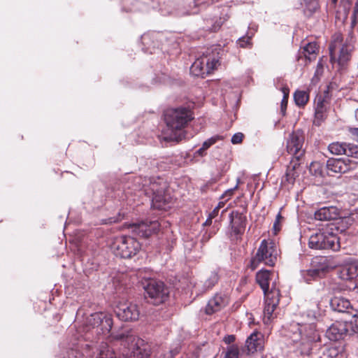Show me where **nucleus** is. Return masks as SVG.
<instances>
[{
	"label": "nucleus",
	"instance_id": "nucleus-1",
	"mask_svg": "<svg viewBox=\"0 0 358 358\" xmlns=\"http://www.w3.org/2000/svg\"><path fill=\"white\" fill-rule=\"evenodd\" d=\"M113 325L112 315L108 313L96 312L86 317L83 327L76 330V334L72 335L66 347L62 350L56 358H83L84 354L80 349L92 350L99 348L95 345L98 341H95L94 336L99 337L98 340H103L105 338L112 336L113 338L121 341H133L134 338L129 331L126 333H111ZM104 342L101 341L99 345Z\"/></svg>",
	"mask_w": 358,
	"mask_h": 358
},
{
	"label": "nucleus",
	"instance_id": "nucleus-2",
	"mask_svg": "<svg viewBox=\"0 0 358 358\" xmlns=\"http://www.w3.org/2000/svg\"><path fill=\"white\" fill-rule=\"evenodd\" d=\"M321 315L318 304H315L313 308L303 313L309 320V323H290L285 330V336L296 345V352L301 355H309L311 353L313 344L320 341V336L313 321L317 320Z\"/></svg>",
	"mask_w": 358,
	"mask_h": 358
},
{
	"label": "nucleus",
	"instance_id": "nucleus-3",
	"mask_svg": "<svg viewBox=\"0 0 358 358\" xmlns=\"http://www.w3.org/2000/svg\"><path fill=\"white\" fill-rule=\"evenodd\" d=\"M193 118L192 111L187 108L180 107L167 110L164 114V120L167 130L171 133H164L162 139L166 142L176 141L177 137L175 131L184 128Z\"/></svg>",
	"mask_w": 358,
	"mask_h": 358
},
{
	"label": "nucleus",
	"instance_id": "nucleus-4",
	"mask_svg": "<svg viewBox=\"0 0 358 358\" xmlns=\"http://www.w3.org/2000/svg\"><path fill=\"white\" fill-rule=\"evenodd\" d=\"M224 50L220 45H213L207 48L190 67V73L196 77H204L210 74L220 65V59Z\"/></svg>",
	"mask_w": 358,
	"mask_h": 358
},
{
	"label": "nucleus",
	"instance_id": "nucleus-5",
	"mask_svg": "<svg viewBox=\"0 0 358 358\" xmlns=\"http://www.w3.org/2000/svg\"><path fill=\"white\" fill-rule=\"evenodd\" d=\"M150 356V348L141 339L137 340L131 351L124 348L121 353L115 352L106 342L100 344V358H149Z\"/></svg>",
	"mask_w": 358,
	"mask_h": 358
},
{
	"label": "nucleus",
	"instance_id": "nucleus-6",
	"mask_svg": "<svg viewBox=\"0 0 358 358\" xmlns=\"http://www.w3.org/2000/svg\"><path fill=\"white\" fill-rule=\"evenodd\" d=\"M141 244L136 238L129 236L115 237L111 245V250L116 257L131 259L141 250Z\"/></svg>",
	"mask_w": 358,
	"mask_h": 358
},
{
	"label": "nucleus",
	"instance_id": "nucleus-7",
	"mask_svg": "<svg viewBox=\"0 0 358 358\" xmlns=\"http://www.w3.org/2000/svg\"><path fill=\"white\" fill-rule=\"evenodd\" d=\"M167 184L162 178L157 177L150 186L145 195L151 198L152 206L159 210H166L169 207L171 197L167 192Z\"/></svg>",
	"mask_w": 358,
	"mask_h": 358
},
{
	"label": "nucleus",
	"instance_id": "nucleus-8",
	"mask_svg": "<svg viewBox=\"0 0 358 358\" xmlns=\"http://www.w3.org/2000/svg\"><path fill=\"white\" fill-rule=\"evenodd\" d=\"M278 249L273 242H268L264 239L262 241L256 255L250 260V267L252 270L257 268L259 263L273 266L277 261Z\"/></svg>",
	"mask_w": 358,
	"mask_h": 358
},
{
	"label": "nucleus",
	"instance_id": "nucleus-9",
	"mask_svg": "<svg viewBox=\"0 0 358 358\" xmlns=\"http://www.w3.org/2000/svg\"><path fill=\"white\" fill-rule=\"evenodd\" d=\"M309 247L315 250L331 249L337 251L340 248L339 238L328 229L319 231L309 238Z\"/></svg>",
	"mask_w": 358,
	"mask_h": 358
},
{
	"label": "nucleus",
	"instance_id": "nucleus-10",
	"mask_svg": "<svg viewBox=\"0 0 358 358\" xmlns=\"http://www.w3.org/2000/svg\"><path fill=\"white\" fill-rule=\"evenodd\" d=\"M143 287L145 298H148V301L154 305L164 303L169 296V289L162 281L150 279Z\"/></svg>",
	"mask_w": 358,
	"mask_h": 358
},
{
	"label": "nucleus",
	"instance_id": "nucleus-11",
	"mask_svg": "<svg viewBox=\"0 0 358 358\" xmlns=\"http://www.w3.org/2000/svg\"><path fill=\"white\" fill-rule=\"evenodd\" d=\"M311 264V268L301 271V278L307 283L322 278L329 270V266L324 257L313 259Z\"/></svg>",
	"mask_w": 358,
	"mask_h": 358
},
{
	"label": "nucleus",
	"instance_id": "nucleus-12",
	"mask_svg": "<svg viewBox=\"0 0 358 358\" xmlns=\"http://www.w3.org/2000/svg\"><path fill=\"white\" fill-rule=\"evenodd\" d=\"M304 135L302 131L296 130L289 134L287 138V151L297 161L304 155Z\"/></svg>",
	"mask_w": 358,
	"mask_h": 358
},
{
	"label": "nucleus",
	"instance_id": "nucleus-13",
	"mask_svg": "<svg viewBox=\"0 0 358 358\" xmlns=\"http://www.w3.org/2000/svg\"><path fill=\"white\" fill-rule=\"evenodd\" d=\"M114 311L117 318L124 322L136 321L140 315L138 306L130 301L119 303Z\"/></svg>",
	"mask_w": 358,
	"mask_h": 358
},
{
	"label": "nucleus",
	"instance_id": "nucleus-14",
	"mask_svg": "<svg viewBox=\"0 0 358 358\" xmlns=\"http://www.w3.org/2000/svg\"><path fill=\"white\" fill-rule=\"evenodd\" d=\"M280 297V290L275 287V284L273 282L270 294H266V295H264L265 306L264 308V320L265 323H268L273 317V312L279 303Z\"/></svg>",
	"mask_w": 358,
	"mask_h": 358
},
{
	"label": "nucleus",
	"instance_id": "nucleus-15",
	"mask_svg": "<svg viewBox=\"0 0 358 358\" xmlns=\"http://www.w3.org/2000/svg\"><path fill=\"white\" fill-rule=\"evenodd\" d=\"M160 223L158 220H144L140 222H135L131 225V231L143 238H148L152 234H157L160 229Z\"/></svg>",
	"mask_w": 358,
	"mask_h": 358
},
{
	"label": "nucleus",
	"instance_id": "nucleus-16",
	"mask_svg": "<svg viewBox=\"0 0 358 358\" xmlns=\"http://www.w3.org/2000/svg\"><path fill=\"white\" fill-rule=\"evenodd\" d=\"M157 177H142V176H132L129 177V180L126 184V187L129 189H131V192H143L145 194H147V192L150 187L152 186V182H155Z\"/></svg>",
	"mask_w": 358,
	"mask_h": 358
},
{
	"label": "nucleus",
	"instance_id": "nucleus-17",
	"mask_svg": "<svg viewBox=\"0 0 358 358\" xmlns=\"http://www.w3.org/2000/svg\"><path fill=\"white\" fill-rule=\"evenodd\" d=\"M351 161L346 158H330L327 162V174L344 173L351 169Z\"/></svg>",
	"mask_w": 358,
	"mask_h": 358
},
{
	"label": "nucleus",
	"instance_id": "nucleus-18",
	"mask_svg": "<svg viewBox=\"0 0 358 358\" xmlns=\"http://www.w3.org/2000/svg\"><path fill=\"white\" fill-rule=\"evenodd\" d=\"M228 303L227 294L219 292L216 293L208 302L205 307V313L207 315H212L225 307Z\"/></svg>",
	"mask_w": 358,
	"mask_h": 358
},
{
	"label": "nucleus",
	"instance_id": "nucleus-19",
	"mask_svg": "<svg viewBox=\"0 0 358 358\" xmlns=\"http://www.w3.org/2000/svg\"><path fill=\"white\" fill-rule=\"evenodd\" d=\"M349 326L347 322H336L327 329L326 336L334 341L343 339L348 334Z\"/></svg>",
	"mask_w": 358,
	"mask_h": 358
},
{
	"label": "nucleus",
	"instance_id": "nucleus-20",
	"mask_svg": "<svg viewBox=\"0 0 358 358\" xmlns=\"http://www.w3.org/2000/svg\"><path fill=\"white\" fill-rule=\"evenodd\" d=\"M229 220L234 234L236 236L242 235L246 227V217L237 211H232L229 214Z\"/></svg>",
	"mask_w": 358,
	"mask_h": 358
},
{
	"label": "nucleus",
	"instance_id": "nucleus-21",
	"mask_svg": "<svg viewBox=\"0 0 358 358\" xmlns=\"http://www.w3.org/2000/svg\"><path fill=\"white\" fill-rule=\"evenodd\" d=\"M338 209L333 206L320 208L315 212V219L320 221H330L338 218Z\"/></svg>",
	"mask_w": 358,
	"mask_h": 358
},
{
	"label": "nucleus",
	"instance_id": "nucleus-22",
	"mask_svg": "<svg viewBox=\"0 0 358 358\" xmlns=\"http://www.w3.org/2000/svg\"><path fill=\"white\" fill-rule=\"evenodd\" d=\"M264 339L259 332H253L245 341V348L248 353H254L263 348Z\"/></svg>",
	"mask_w": 358,
	"mask_h": 358
},
{
	"label": "nucleus",
	"instance_id": "nucleus-23",
	"mask_svg": "<svg viewBox=\"0 0 358 358\" xmlns=\"http://www.w3.org/2000/svg\"><path fill=\"white\" fill-rule=\"evenodd\" d=\"M329 304L334 311L353 315L350 302L345 298L335 296L330 300Z\"/></svg>",
	"mask_w": 358,
	"mask_h": 358
},
{
	"label": "nucleus",
	"instance_id": "nucleus-24",
	"mask_svg": "<svg viewBox=\"0 0 358 358\" xmlns=\"http://www.w3.org/2000/svg\"><path fill=\"white\" fill-rule=\"evenodd\" d=\"M228 10L229 8L224 6L222 8L221 12V14L223 15V17H220L219 20L217 19V16H215L212 19L206 20L207 24H209L207 25L206 28L211 31H217L223 24L224 21L229 18Z\"/></svg>",
	"mask_w": 358,
	"mask_h": 358
},
{
	"label": "nucleus",
	"instance_id": "nucleus-25",
	"mask_svg": "<svg viewBox=\"0 0 358 358\" xmlns=\"http://www.w3.org/2000/svg\"><path fill=\"white\" fill-rule=\"evenodd\" d=\"M317 49V45L315 42H310L306 43L303 46L302 52H299L297 59L300 60L304 57L306 60H308V62H310L313 59H315Z\"/></svg>",
	"mask_w": 358,
	"mask_h": 358
},
{
	"label": "nucleus",
	"instance_id": "nucleus-26",
	"mask_svg": "<svg viewBox=\"0 0 358 358\" xmlns=\"http://www.w3.org/2000/svg\"><path fill=\"white\" fill-rule=\"evenodd\" d=\"M327 108L324 104V99L320 96L317 97V103L315 108V120L314 124L320 126L322 122L326 118Z\"/></svg>",
	"mask_w": 358,
	"mask_h": 358
},
{
	"label": "nucleus",
	"instance_id": "nucleus-27",
	"mask_svg": "<svg viewBox=\"0 0 358 358\" xmlns=\"http://www.w3.org/2000/svg\"><path fill=\"white\" fill-rule=\"evenodd\" d=\"M271 273L268 270H261L256 274V281L263 290L264 294H270L269 281Z\"/></svg>",
	"mask_w": 358,
	"mask_h": 358
},
{
	"label": "nucleus",
	"instance_id": "nucleus-28",
	"mask_svg": "<svg viewBox=\"0 0 358 358\" xmlns=\"http://www.w3.org/2000/svg\"><path fill=\"white\" fill-rule=\"evenodd\" d=\"M301 5L304 15L308 17L313 15L320 8L318 0H301Z\"/></svg>",
	"mask_w": 358,
	"mask_h": 358
},
{
	"label": "nucleus",
	"instance_id": "nucleus-29",
	"mask_svg": "<svg viewBox=\"0 0 358 358\" xmlns=\"http://www.w3.org/2000/svg\"><path fill=\"white\" fill-rule=\"evenodd\" d=\"M218 271L214 270L210 272L202 285L201 292H205L211 289L219 281Z\"/></svg>",
	"mask_w": 358,
	"mask_h": 358
},
{
	"label": "nucleus",
	"instance_id": "nucleus-30",
	"mask_svg": "<svg viewBox=\"0 0 358 358\" xmlns=\"http://www.w3.org/2000/svg\"><path fill=\"white\" fill-rule=\"evenodd\" d=\"M343 348L332 345L327 347L323 352L322 358H343Z\"/></svg>",
	"mask_w": 358,
	"mask_h": 358
},
{
	"label": "nucleus",
	"instance_id": "nucleus-31",
	"mask_svg": "<svg viewBox=\"0 0 358 358\" xmlns=\"http://www.w3.org/2000/svg\"><path fill=\"white\" fill-rule=\"evenodd\" d=\"M327 166L320 162H313L310 164L309 171L311 175L316 178H324L326 176Z\"/></svg>",
	"mask_w": 358,
	"mask_h": 358
},
{
	"label": "nucleus",
	"instance_id": "nucleus-32",
	"mask_svg": "<svg viewBox=\"0 0 358 358\" xmlns=\"http://www.w3.org/2000/svg\"><path fill=\"white\" fill-rule=\"evenodd\" d=\"M296 165V164H294L292 167L288 166L285 174L282 178V185H293L294 183L296 178L298 176V174L295 171Z\"/></svg>",
	"mask_w": 358,
	"mask_h": 358
},
{
	"label": "nucleus",
	"instance_id": "nucleus-33",
	"mask_svg": "<svg viewBox=\"0 0 358 358\" xmlns=\"http://www.w3.org/2000/svg\"><path fill=\"white\" fill-rule=\"evenodd\" d=\"M309 95L306 91L297 90L294 94V101L299 107L304 106L307 103Z\"/></svg>",
	"mask_w": 358,
	"mask_h": 358
},
{
	"label": "nucleus",
	"instance_id": "nucleus-34",
	"mask_svg": "<svg viewBox=\"0 0 358 358\" xmlns=\"http://www.w3.org/2000/svg\"><path fill=\"white\" fill-rule=\"evenodd\" d=\"M254 35L255 32L247 33L245 36L239 38L236 41L238 46L242 48H251L252 47L251 39Z\"/></svg>",
	"mask_w": 358,
	"mask_h": 358
},
{
	"label": "nucleus",
	"instance_id": "nucleus-35",
	"mask_svg": "<svg viewBox=\"0 0 358 358\" xmlns=\"http://www.w3.org/2000/svg\"><path fill=\"white\" fill-rule=\"evenodd\" d=\"M346 143L335 142L329 145L328 149L329 152L334 155H345Z\"/></svg>",
	"mask_w": 358,
	"mask_h": 358
},
{
	"label": "nucleus",
	"instance_id": "nucleus-36",
	"mask_svg": "<svg viewBox=\"0 0 358 358\" xmlns=\"http://www.w3.org/2000/svg\"><path fill=\"white\" fill-rule=\"evenodd\" d=\"M344 271L346 273L348 278L353 279L357 278L358 276V262H355L349 264L344 268Z\"/></svg>",
	"mask_w": 358,
	"mask_h": 358
},
{
	"label": "nucleus",
	"instance_id": "nucleus-37",
	"mask_svg": "<svg viewBox=\"0 0 358 358\" xmlns=\"http://www.w3.org/2000/svg\"><path fill=\"white\" fill-rule=\"evenodd\" d=\"M350 55L347 47L343 45L339 52V56L338 62L339 65L344 66L347 62L350 59Z\"/></svg>",
	"mask_w": 358,
	"mask_h": 358
},
{
	"label": "nucleus",
	"instance_id": "nucleus-38",
	"mask_svg": "<svg viewBox=\"0 0 358 358\" xmlns=\"http://www.w3.org/2000/svg\"><path fill=\"white\" fill-rule=\"evenodd\" d=\"M345 155L348 157L358 159V145L352 143H347Z\"/></svg>",
	"mask_w": 358,
	"mask_h": 358
},
{
	"label": "nucleus",
	"instance_id": "nucleus-39",
	"mask_svg": "<svg viewBox=\"0 0 358 358\" xmlns=\"http://www.w3.org/2000/svg\"><path fill=\"white\" fill-rule=\"evenodd\" d=\"M239 349L236 345H231L227 348L226 355L224 358H238Z\"/></svg>",
	"mask_w": 358,
	"mask_h": 358
},
{
	"label": "nucleus",
	"instance_id": "nucleus-40",
	"mask_svg": "<svg viewBox=\"0 0 358 358\" xmlns=\"http://www.w3.org/2000/svg\"><path fill=\"white\" fill-rule=\"evenodd\" d=\"M222 139H223V137L222 136H220V135L213 136L209 138L208 139H207L206 141H205L203 143L202 146L207 150L213 145H214L219 141H222Z\"/></svg>",
	"mask_w": 358,
	"mask_h": 358
},
{
	"label": "nucleus",
	"instance_id": "nucleus-41",
	"mask_svg": "<svg viewBox=\"0 0 358 358\" xmlns=\"http://www.w3.org/2000/svg\"><path fill=\"white\" fill-rule=\"evenodd\" d=\"M80 352L84 354L83 358H100V345L96 349V355L92 350L80 349Z\"/></svg>",
	"mask_w": 358,
	"mask_h": 358
},
{
	"label": "nucleus",
	"instance_id": "nucleus-42",
	"mask_svg": "<svg viewBox=\"0 0 358 358\" xmlns=\"http://www.w3.org/2000/svg\"><path fill=\"white\" fill-rule=\"evenodd\" d=\"M150 39V34H143L141 36L142 43L145 46V48H143V50L145 52H147L148 51V50L150 49V48L149 46V43H148Z\"/></svg>",
	"mask_w": 358,
	"mask_h": 358
},
{
	"label": "nucleus",
	"instance_id": "nucleus-43",
	"mask_svg": "<svg viewBox=\"0 0 358 358\" xmlns=\"http://www.w3.org/2000/svg\"><path fill=\"white\" fill-rule=\"evenodd\" d=\"M282 219L280 213H278L276 215L275 222L273 223V229L274 233L276 234L280 230V222Z\"/></svg>",
	"mask_w": 358,
	"mask_h": 358
},
{
	"label": "nucleus",
	"instance_id": "nucleus-44",
	"mask_svg": "<svg viewBox=\"0 0 358 358\" xmlns=\"http://www.w3.org/2000/svg\"><path fill=\"white\" fill-rule=\"evenodd\" d=\"M352 319L353 320L350 321V327L355 333L358 334V315L353 314Z\"/></svg>",
	"mask_w": 358,
	"mask_h": 358
},
{
	"label": "nucleus",
	"instance_id": "nucleus-45",
	"mask_svg": "<svg viewBox=\"0 0 358 358\" xmlns=\"http://www.w3.org/2000/svg\"><path fill=\"white\" fill-rule=\"evenodd\" d=\"M239 182H240V179L238 178L237 183H236V186L233 188L226 190L225 192L222 195L221 199H224L226 197L229 198L233 194L234 191L238 188Z\"/></svg>",
	"mask_w": 358,
	"mask_h": 358
},
{
	"label": "nucleus",
	"instance_id": "nucleus-46",
	"mask_svg": "<svg viewBox=\"0 0 358 358\" xmlns=\"http://www.w3.org/2000/svg\"><path fill=\"white\" fill-rule=\"evenodd\" d=\"M243 135L242 133H236L231 137V141L233 144H238L242 142Z\"/></svg>",
	"mask_w": 358,
	"mask_h": 358
},
{
	"label": "nucleus",
	"instance_id": "nucleus-47",
	"mask_svg": "<svg viewBox=\"0 0 358 358\" xmlns=\"http://www.w3.org/2000/svg\"><path fill=\"white\" fill-rule=\"evenodd\" d=\"M236 336L234 335H227L224 337L223 341L226 344H231L235 341Z\"/></svg>",
	"mask_w": 358,
	"mask_h": 358
},
{
	"label": "nucleus",
	"instance_id": "nucleus-48",
	"mask_svg": "<svg viewBox=\"0 0 358 358\" xmlns=\"http://www.w3.org/2000/svg\"><path fill=\"white\" fill-rule=\"evenodd\" d=\"M121 220H122V217H121L120 214H119L118 217H110L108 220H106L103 223L104 224H112V223L117 222Z\"/></svg>",
	"mask_w": 358,
	"mask_h": 358
},
{
	"label": "nucleus",
	"instance_id": "nucleus-49",
	"mask_svg": "<svg viewBox=\"0 0 358 358\" xmlns=\"http://www.w3.org/2000/svg\"><path fill=\"white\" fill-rule=\"evenodd\" d=\"M206 150L201 146L199 150H197L195 152V155H199L200 157H203L206 155Z\"/></svg>",
	"mask_w": 358,
	"mask_h": 358
},
{
	"label": "nucleus",
	"instance_id": "nucleus-50",
	"mask_svg": "<svg viewBox=\"0 0 358 358\" xmlns=\"http://www.w3.org/2000/svg\"><path fill=\"white\" fill-rule=\"evenodd\" d=\"M219 210L215 208L208 215V216L213 219L217 216Z\"/></svg>",
	"mask_w": 358,
	"mask_h": 358
},
{
	"label": "nucleus",
	"instance_id": "nucleus-51",
	"mask_svg": "<svg viewBox=\"0 0 358 358\" xmlns=\"http://www.w3.org/2000/svg\"><path fill=\"white\" fill-rule=\"evenodd\" d=\"M287 103V96L285 94L284 97L282 100V102H281L282 108H283L284 106H286Z\"/></svg>",
	"mask_w": 358,
	"mask_h": 358
},
{
	"label": "nucleus",
	"instance_id": "nucleus-52",
	"mask_svg": "<svg viewBox=\"0 0 358 358\" xmlns=\"http://www.w3.org/2000/svg\"><path fill=\"white\" fill-rule=\"evenodd\" d=\"M350 131L353 136L358 138V128H352Z\"/></svg>",
	"mask_w": 358,
	"mask_h": 358
},
{
	"label": "nucleus",
	"instance_id": "nucleus-53",
	"mask_svg": "<svg viewBox=\"0 0 358 358\" xmlns=\"http://www.w3.org/2000/svg\"><path fill=\"white\" fill-rule=\"evenodd\" d=\"M257 26H255V25L251 26V27L250 26L249 27V31L247 33H250V34L252 33V32H255V33L257 31Z\"/></svg>",
	"mask_w": 358,
	"mask_h": 358
},
{
	"label": "nucleus",
	"instance_id": "nucleus-54",
	"mask_svg": "<svg viewBox=\"0 0 358 358\" xmlns=\"http://www.w3.org/2000/svg\"><path fill=\"white\" fill-rule=\"evenodd\" d=\"M212 220H213V218H211L210 217L208 216V218L206 219V222L203 223V225H205V226L210 225L212 223Z\"/></svg>",
	"mask_w": 358,
	"mask_h": 358
},
{
	"label": "nucleus",
	"instance_id": "nucleus-55",
	"mask_svg": "<svg viewBox=\"0 0 358 358\" xmlns=\"http://www.w3.org/2000/svg\"><path fill=\"white\" fill-rule=\"evenodd\" d=\"M224 202L223 201H220L218 203L217 206L215 207L216 209H217L218 210H220V209L222 207H224Z\"/></svg>",
	"mask_w": 358,
	"mask_h": 358
},
{
	"label": "nucleus",
	"instance_id": "nucleus-56",
	"mask_svg": "<svg viewBox=\"0 0 358 358\" xmlns=\"http://www.w3.org/2000/svg\"><path fill=\"white\" fill-rule=\"evenodd\" d=\"M357 11H358V1L356 2V4H355V13H356Z\"/></svg>",
	"mask_w": 358,
	"mask_h": 358
},
{
	"label": "nucleus",
	"instance_id": "nucleus-57",
	"mask_svg": "<svg viewBox=\"0 0 358 358\" xmlns=\"http://www.w3.org/2000/svg\"><path fill=\"white\" fill-rule=\"evenodd\" d=\"M331 1L334 5H335L337 3L338 0H331Z\"/></svg>",
	"mask_w": 358,
	"mask_h": 358
},
{
	"label": "nucleus",
	"instance_id": "nucleus-58",
	"mask_svg": "<svg viewBox=\"0 0 358 358\" xmlns=\"http://www.w3.org/2000/svg\"><path fill=\"white\" fill-rule=\"evenodd\" d=\"M78 250L80 252V254L82 255V253H83L82 249L81 248H78Z\"/></svg>",
	"mask_w": 358,
	"mask_h": 358
},
{
	"label": "nucleus",
	"instance_id": "nucleus-59",
	"mask_svg": "<svg viewBox=\"0 0 358 358\" xmlns=\"http://www.w3.org/2000/svg\"><path fill=\"white\" fill-rule=\"evenodd\" d=\"M197 13V11H193L192 13V14H195V13Z\"/></svg>",
	"mask_w": 358,
	"mask_h": 358
},
{
	"label": "nucleus",
	"instance_id": "nucleus-60",
	"mask_svg": "<svg viewBox=\"0 0 358 358\" xmlns=\"http://www.w3.org/2000/svg\"><path fill=\"white\" fill-rule=\"evenodd\" d=\"M194 3H195L196 5L201 4L200 3H196V2H194Z\"/></svg>",
	"mask_w": 358,
	"mask_h": 358
},
{
	"label": "nucleus",
	"instance_id": "nucleus-61",
	"mask_svg": "<svg viewBox=\"0 0 358 358\" xmlns=\"http://www.w3.org/2000/svg\"><path fill=\"white\" fill-rule=\"evenodd\" d=\"M215 0H211V2H213Z\"/></svg>",
	"mask_w": 358,
	"mask_h": 358
}]
</instances>
